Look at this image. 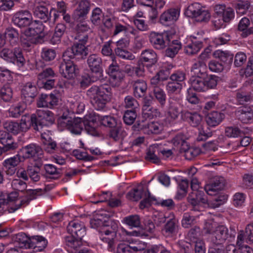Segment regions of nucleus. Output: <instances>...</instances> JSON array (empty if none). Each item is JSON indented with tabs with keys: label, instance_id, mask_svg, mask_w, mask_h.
Returning a JSON list of instances; mask_svg holds the SVG:
<instances>
[{
	"label": "nucleus",
	"instance_id": "nucleus-41",
	"mask_svg": "<svg viewBox=\"0 0 253 253\" xmlns=\"http://www.w3.org/2000/svg\"><path fill=\"white\" fill-rule=\"evenodd\" d=\"M89 8V4L87 1H81L74 13L75 19L78 20L85 17L88 12Z\"/></svg>",
	"mask_w": 253,
	"mask_h": 253
},
{
	"label": "nucleus",
	"instance_id": "nucleus-62",
	"mask_svg": "<svg viewBox=\"0 0 253 253\" xmlns=\"http://www.w3.org/2000/svg\"><path fill=\"white\" fill-rule=\"evenodd\" d=\"M143 198V200L140 202L139 204V208L141 209L150 206L152 202L157 201L156 198L151 195L149 191L145 193Z\"/></svg>",
	"mask_w": 253,
	"mask_h": 253
},
{
	"label": "nucleus",
	"instance_id": "nucleus-42",
	"mask_svg": "<svg viewBox=\"0 0 253 253\" xmlns=\"http://www.w3.org/2000/svg\"><path fill=\"white\" fill-rule=\"evenodd\" d=\"M203 47V42L201 41H192L187 45L185 48V52L189 55L197 54Z\"/></svg>",
	"mask_w": 253,
	"mask_h": 253
},
{
	"label": "nucleus",
	"instance_id": "nucleus-39",
	"mask_svg": "<svg viewBox=\"0 0 253 253\" xmlns=\"http://www.w3.org/2000/svg\"><path fill=\"white\" fill-rule=\"evenodd\" d=\"M3 153L15 151L18 147V144L16 142L12 136H8L7 138L4 139L1 142Z\"/></svg>",
	"mask_w": 253,
	"mask_h": 253
},
{
	"label": "nucleus",
	"instance_id": "nucleus-63",
	"mask_svg": "<svg viewBox=\"0 0 253 253\" xmlns=\"http://www.w3.org/2000/svg\"><path fill=\"white\" fill-rule=\"evenodd\" d=\"M125 107L130 108V110L135 111L139 109V104L137 101L131 96H127L125 99Z\"/></svg>",
	"mask_w": 253,
	"mask_h": 253
},
{
	"label": "nucleus",
	"instance_id": "nucleus-47",
	"mask_svg": "<svg viewBox=\"0 0 253 253\" xmlns=\"http://www.w3.org/2000/svg\"><path fill=\"white\" fill-rule=\"evenodd\" d=\"M41 165L38 164L27 167L28 176L34 181H38L40 179V171Z\"/></svg>",
	"mask_w": 253,
	"mask_h": 253
},
{
	"label": "nucleus",
	"instance_id": "nucleus-44",
	"mask_svg": "<svg viewBox=\"0 0 253 253\" xmlns=\"http://www.w3.org/2000/svg\"><path fill=\"white\" fill-rule=\"evenodd\" d=\"M44 169L45 171V176L46 177L52 179H56L60 176L61 169H57L53 165H45L44 166Z\"/></svg>",
	"mask_w": 253,
	"mask_h": 253
},
{
	"label": "nucleus",
	"instance_id": "nucleus-57",
	"mask_svg": "<svg viewBox=\"0 0 253 253\" xmlns=\"http://www.w3.org/2000/svg\"><path fill=\"white\" fill-rule=\"evenodd\" d=\"M26 105L25 103H18L9 109L10 115L13 118H18L25 111Z\"/></svg>",
	"mask_w": 253,
	"mask_h": 253
},
{
	"label": "nucleus",
	"instance_id": "nucleus-10",
	"mask_svg": "<svg viewBox=\"0 0 253 253\" xmlns=\"http://www.w3.org/2000/svg\"><path fill=\"white\" fill-rule=\"evenodd\" d=\"M36 123H37V120L36 116L33 115V114L31 115L25 114L22 116L18 123L20 133H25L31 127L35 131H39V128Z\"/></svg>",
	"mask_w": 253,
	"mask_h": 253
},
{
	"label": "nucleus",
	"instance_id": "nucleus-51",
	"mask_svg": "<svg viewBox=\"0 0 253 253\" xmlns=\"http://www.w3.org/2000/svg\"><path fill=\"white\" fill-rule=\"evenodd\" d=\"M236 97L240 104L250 102L253 100V95L249 91L239 90L236 93Z\"/></svg>",
	"mask_w": 253,
	"mask_h": 253
},
{
	"label": "nucleus",
	"instance_id": "nucleus-11",
	"mask_svg": "<svg viewBox=\"0 0 253 253\" xmlns=\"http://www.w3.org/2000/svg\"><path fill=\"white\" fill-rule=\"evenodd\" d=\"M33 115L36 116L37 120L36 124L39 128V131H42V129L44 126L52 124L54 122L53 114L48 110H38Z\"/></svg>",
	"mask_w": 253,
	"mask_h": 253
},
{
	"label": "nucleus",
	"instance_id": "nucleus-50",
	"mask_svg": "<svg viewBox=\"0 0 253 253\" xmlns=\"http://www.w3.org/2000/svg\"><path fill=\"white\" fill-rule=\"evenodd\" d=\"M3 128L9 133L14 135L21 133L19 127L18 123L14 121H6L3 123Z\"/></svg>",
	"mask_w": 253,
	"mask_h": 253
},
{
	"label": "nucleus",
	"instance_id": "nucleus-25",
	"mask_svg": "<svg viewBox=\"0 0 253 253\" xmlns=\"http://www.w3.org/2000/svg\"><path fill=\"white\" fill-rule=\"evenodd\" d=\"M206 76H192L189 80L191 87L198 92H205L207 90L206 85L205 77Z\"/></svg>",
	"mask_w": 253,
	"mask_h": 253
},
{
	"label": "nucleus",
	"instance_id": "nucleus-4",
	"mask_svg": "<svg viewBox=\"0 0 253 253\" xmlns=\"http://www.w3.org/2000/svg\"><path fill=\"white\" fill-rule=\"evenodd\" d=\"M0 56L4 60L16 64L19 67H23L26 62L22 50L15 48L14 50L4 48L0 52Z\"/></svg>",
	"mask_w": 253,
	"mask_h": 253
},
{
	"label": "nucleus",
	"instance_id": "nucleus-59",
	"mask_svg": "<svg viewBox=\"0 0 253 253\" xmlns=\"http://www.w3.org/2000/svg\"><path fill=\"white\" fill-rule=\"evenodd\" d=\"M82 240L77 238V240L74 243L73 247H71L70 249L68 250L69 253H91L86 248H81L82 245Z\"/></svg>",
	"mask_w": 253,
	"mask_h": 253
},
{
	"label": "nucleus",
	"instance_id": "nucleus-53",
	"mask_svg": "<svg viewBox=\"0 0 253 253\" xmlns=\"http://www.w3.org/2000/svg\"><path fill=\"white\" fill-rule=\"evenodd\" d=\"M100 123L106 127L113 128L120 124L117 119L111 116H105L101 117Z\"/></svg>",
	"mask_w": 253,
	"mask_h": 253
},
{
	"label": "nucleus",
	"instance_id": "nucleus-55",
	"mask_svg": "<svg viewBox=\"0 0 253 253\" xmlns=\"http://www.w3.org/2000/svg\"><path fill=\"white\" fill-rule=\"evenodd\" d=\"M57 77V74L50 67L46 68L44 69L41 73L38 75V80H46L55 79Z\"/></svg>",
	"mask_w": 253,
	"mask_h": 253
},
{
	"label": "nucleus",
	"instance_id": "nucleus-17",
	"mask_svg": "<svg viewBox=\"0 0 253 253\" xmlns=\"http://www.w3.org/2000/svg\"><path fill=\"white\" fill-rule=\"evenodd\" d=\"M21 162V157L17 154L12 157L5 160L3 163V169L6 174L13 175L16 170L17 166Z\"/></svg>",
	"mask_w": 253,
	"mask_h": 253
},
{
	"label": "nucleus",
	"instance_id": "nucleus-48",
	"mask_svg": "<svg viewBox=\"0 0 253 253\" xmlns=\"http://www.w3.org/2000/svg\"><path fill=\"white\" fill-rule=\"evenodd\" d=\"M101 77L97 75L90 76L88 74L83 75L79 81L80 86L82 88H85L91 83L98 80Z\"/></svg>",
	"mask_w": 253,
	"mask_h": 253
},
{
	"label": "nucleus",
	"instance_id": "nucleus-64",
	"mask_svg": "<svg viewBox=\"0 0 253 253\" xmlns=\"http://www.w3.org/2000/svg\"><path fill=\"white\" fill-rule=\"evenodd\" d=\"M196 222L195 217L191 215L189 213H184L183 218L181 221V224L183 227L185 228H190Z\"/></svg>",
	"mask_w": 253,
	"mask_h": 253
},
{
	"label": "nucleus",
	"instance_id": "nucleus-15",
	"mask_svg": "<svg viewBox=\"0 0 253 253\" xmlns=\"http://www.w3.org/2000/svg\"><path fill=\"white\" fill-rule=\"evenodd\" d=\"M180 11L178 8H171L165 11L160 17V22L164 25L173 24L179 17Z\"/></svg>",
	"mask_w": 253,
	"mask_h": 253
},
{
	"label": "nucleus",
	"instance_id": "nucleus-58",
	"mask_svg": "<svg viewBox=\"0 0 253 253\" xmlns=\"http://www.w3.org/2000/svg\"><path fill=\"white\" fill-rule=\"evenodd\" d=\"M120 124L111 129L109 132V136L114 140L117 141L119 140L124 136L125 131L120 126Z\"/></svg>",
	"mask_w": 253,
	"mask_h": 253
},
{
	"label": "nucleus",
	"instance_id": "nucleus-33",
	"mask_svg": "<svg viewBox=\"0 0 253 253\" xmlns=\"http://www.w3.org/2000/svg\"><path fill=\"white\" fill-rule=\"evenodd\" d=\"M193 76H207V67L203 61H196L191 68Z\"/></svg>",
	"mask_w": 253,
	"mask_h": 253
},
{
	"label": "nucleus",
	"instance_id": "nucleus-60",
	"mask_svg": "<svg viewBox=\"0 0 253 253\" xmlns=\"http://www.w3.org/2000/svg\"><path fill=\"white\" fill-rule=\"evenodd\" d=\"M182 152L185 153L184 156L186 159L191 160L200 154L201 150L197 147H190L188 144L187 148Z\"/></svg>",
	"mask_w": 253,
	"mask_h": 253
},
{
	"label": "nucleus",
	"instance_id": "nucleus-34",
	"mask_svg": "<svg viewBox=\"0 0 253 253\" xmlns=\"http://www.w3.org/2000/svg\"><path fill=\"white\" fill-rule=\"evenodd\" d=\"M37 93V88L31 83H27L22 90V95L29 102H32Z\"/></svg>",
	"mask_w": 253,
	"mask_h": 253
},
{
	"label": "nucleus",
	"instance_id": "nucleus-2",
	"mask_svg": "<svg viewBox=\"0 0 253 253\" xmlns=\"http://www.w3.org/2000/svg\"><path fill=\"white\" fill-rule=\"evenodd\" d=\"M24 196L21 199H18L19 196L18 193L16 191H12L9 193L4 194L6 200L8 203L18 201V203L16 204L14 207H11L10 210V211L14 212L16 210L19 209L23 205H27L29 202L34 199L38 198L39 196H42L45 197L50 198V191H25Z\"/></svg>",
	"mask_w": 253,
	"mask_h": 253
},
{
	"label": "nucleus",
	"instance_id": "nucleus-54",
	"mask_svg": "<svg viewBox=\"0 0 253 253\" xmlns=\"http://www.w3.org/2000/svg\"><path fill=\"white\" fill-rule=\"evenodd\" d=\"M251 6L249 0H239L235 4V8L237 13L243 15L246 13Z\"/></svg>",
	"mask_w": 253,
	"mask_h": 253
},
{
	"label": "nucleus",
	"instance_id": "nucleus-52",
	"mask_svg": "<svg viewBox=\"0 0 253 253\" xmlns=\"http://www.w3.org/2000/svg\"><path fill=\"white\" fill-rule=\"evenodd\" d=\"M156 152L159 153L157 146L154 145L150 146L147 150L145 159L153 163L158 164L160 162V160L155 154Z\"/></svg>",
	"mask_w": 253,
	"mask_h": 253
},
{
	"label": "nucleus",
	"instance_id": "nucleus-31",
	"mask_svg": "<svg viewBox=\"0 0 253 253\" xmlns=\"http://www.w3.org/2000/svg\"><path fill=\"white\" fill-rule=\"evenodd\" d=\"M4 35L5 42H8L12 46L17 44L19 34L16 29L8 27L5 29Z\"/></svg>",
	"mask_w": 253,
	"mask_h": 253
},
{
	"label": "nucleus",
	"instance_id": "nucleus-29",
	"mask_svg": "<svg viewBox=\"0 0 253 253\" xmlns=\"http://www.w3.org/2000/svg\"><path fill=\"white\" fill-rule=\"evenodd\" d=\"M226 182L221 176L211 178L204 187V190H222L224 188Z\"/></svg>",
	"mask_w": 253,
	"mask_h": 253
},
{
	"label": "nucleus",
	"instance_id": "nucleus-13",
	"mask_svg": "<svg viewBox=\"0 0 253 253\" xmlns=\"http://www.w3.org/2000/svg\"><path fill=\"white\" fill-rule=\"evenodd\" d=\"M138 129L148 134H159L163 129V126L158 122L142 120L138 123Z\"/></svg>",
	"mask_w": 253,
	"mask_h": 253
},
{
	"label": "nucleus",
	"instance_id": "nucleus-9",
	"mask_svg": "<svg viewBox=\"0 0 253 253\" xmlns=\"http://www.w3.org/2000/svg\"><path fill=\"white\" fill-rule=\"evenodd\" d=\"M87 65L93 74L101 77L103 75L102 60L97 54H91L87 58Z\"/></svg>",
	"mask_w": 253,
	"mask_h": 253
},
{
	"label": "nucleus",
	"instance_id": "nucleus-38",
	"mask_svg": "<svg viewBox=\"0 0 253 253\" xmlns=\"http://www.w3.org/2000/svg\"><path fill=\"white\" fill-rule=\"evenodd\" d=\"M182 45L179 41L178 40L172 41L165 50V55L170 58H173L178 53Z\"/></svg>",
	"mask_w": 253,
	"mask_h": 253
},
{
	"label": "nucleus",
	"instance_id": "nucleus-45",
	"mask_svg": "<svg viewBox=\"0 0 253 253\" xmlns=\"http://www.w3.org/2000/svg\"><path fill=\"white\" fill-rule=\"evenodd\" d=\"M123 222L131 228L139 227L141 226V219L138 214L130 215L125 217Z\"/></svg>",
	"mask_w": 253,
	"mask_h": 253
},
{
	"label": "nucleus",
	"instance_id": "nucleus-16",
	"mask_svg": "<svg viewBox=\"0 0 253 253\" xmlns=\"http://www.w3.org/2000/svg\"><path fill=\"white\" fill-rule=\"evenodd\" d=\"M58 102V98L54 94H42L37 100V104L38 107L52 109L57 105Z\"/></svg>",
	"mask_w": 253,
	"mask_h": 253
},
{
	"label": "nucleus",
	"instance_id": "nucleus-19",
	"mask_svg": "<svg viewBox=\"0 0 253 253\" xmlns=\"http://www.w3.org/2000/svg\"><path fill=\"white\" fill-rule=\"evenodd\" d=\"M235 115L242 123L248 124L253 121V109L250 106H241L236 110Z\"/></svg>",
	"mask_w": 253,
	"mask_h": 253
},
{
	"label": "nucleus",
	"instance_id": "nucleus-40",
	"mask_svg": "<svg viewBox=\"0 0 253 253\" xmlns=\"http://www.w3.org/2000/svg\"><path fill=\"white\" fill-rule=\"evenodd\" d=\"M182 118L188 119L191 126L194 127L198 126L202 120V116L199 114L196 113H191L188 111H185L182 114Z\"/></svg>",
	"mask_w": 253,
	"mask_h": 253
},
{
	"label": "nucleus",
	"instance_id": "nucleus-36",
	"mask_svg": "<svg viewBox=\"0 0 253 253\" xmlns=\"http://www.w3.org/2000/svg\"><path fill=\"white\" fill-rule=\"evenodd\" d=\"M118 228V221L106 219L104 228L99 231L100 233H104L105 235H112L115 236Z\"/></svg>",
	"mask_w": 253,
	"mask_h": 253
},
{
	"label": "nucleus",
	"instance_id": "nucleus-27",
	"mask_svg": "<svg viewBox=\"0 0 253 253\" xmlns=\"http://www.w3.org/2000/svg\"><path fill=\"white\" fill-rule=\"evenodd\" d=\"M133 87V94L135 97H143L147 89L146 82L143 80H136L131 83Z\"/></svg>",
	"mask_w": 253,
	"mask_h": 253
},
{
	"label": "nucleus",
	"instance_id": "nucleus-21",
	"mask_svg": "<svg viewBox=\"0 0 253 253\" xmlns=\"http://www.w3.org/2000/svg\"><path fill=\"white\" fill-rule=\"evenodd\" d=\"M67 230L71 235H74L80 239H82L86 234L85 226L78 221H72L70 222L67 226Z\"/></svg>",
	"mask_w": 253,
	"mask_h": 253
},
{
	"label": "nucleus",
	"instance_id": "nucleus-61",
	"mask_svg": "<svg viewBox=\"0 0 253 253\" xmlns=\"http://www.w3.org/2000/svg\"><path fill=\"white\" fill-rule=\"evenodd\" d=\"M13 92L8 85H4L0 90V97L4 102L10 101L12 97Z\"/></svg>",
	"mask_w": 253,
	"mask_h": 253
},
{
	"label": "nucleus",
	"instance_id": "nucleus-32",
	"mask_svg": "<svg viewBox=\"0 0 253 253\" xmlns=\"http://www.w3.org/2000/svg\"><path fill=\"white\" fill-rule=\"evenodd\" d=\"M25 35L28 42L27 46H30L31 44H38L43 42V35H39L35 33L34 29L31 27L25 31Z\"/></svg>",
	"mask_w": 253,
	"mask_h": 253
},
{
	"label": "nucleus",
	"instance_id": "nucleus-46",
	"mask_svg": "<svg viewBox=\"0 0 253 253\" xmlns=\"http://www.w3.org/2000/svg\"><path fill=\"white\" fill-rule=\"evenodd\" d=\"M141 250L140 247L131 246L126 243H121L117 246L116 253H137Z\"/></svg>",
	"mask_w": 253,
	"mask_h": 253
},
{
	"label": "nucleus",
	"instance_id": "nucleus-28",
	"mask_svg": "<svg viewBox=\"0 0 253 253\" xmlns=\"http://www.w3.org/2000/svg\"><path fill=\"white\" fill-rule=\"evenodd\" d=\"M157 53L152 49H146L141 54V60L146 63V67L149 68L155 65L158 61Z\"/></svg>",
	"mask_w": 253,
	"mask_h": 253
},
{
	"label": "nucleus",
	"instance_id": "nucleus-20",
	"mask_svg": "<svg viewBox=\"0 0 253 253\" xmlns=\"http://www.w3.org/2000/svg\"><path fill=\"white\" fill-rule=\"evenodd\" d=\"M185 111H182L181 105L177 101L173 98H169L167 109V116L169 118L175 120L180 114H181L182 117V114Z\"/></svg>",
	"mask_w": 253,
	"mask_h": 253
},
{
	"label": "nucleus",
	"instance_id": "nucleus-6",
	"mask_svg": "<svg viewBox=\"0 0 253 253\" xmlns=\"http://www.w3.org/2000/svg\"><path fill=\"white\" fill-rule=\"evenodd\" d=\"M58 124L66 128L72 133L79 135L84 128V122L81 118L72 120L71 117L62 116L58 120Z\"/></svg>",
	"mask_w": 253,
	"mask_h": 253
},
{
	"label": "nucleus",
	"instance_id": "nucleus-22",
	"mask_svg": "<svg viewBox=\"0 0 253 253\" xmlns=\"http://www.w3.org/2000/svg\"><path fill=\"white\" fill-rule=\"evenodd\" d=\"M167 35L152 32L149 36V41L152 46L158 50L163 49L166 46L165 37Z\"/></svg>",
	"mask_w": 253,
	"mask_h": 253
},
{
	"label": "nucleus",
	"instance_id": "nucleus-26",
	"mask_svg": "<svg viewBox=\"0 0 253 253\" xmlns=\"http://www.w3.org/2000/svg\"><path fill=\"white\" fill-rule=\"evenodd\" d=\"M21 152L23 154V157L28 159L41 155L42 150L39 146L32 143L22 147Z\"/></svg>",
	"mask_w": 253,
	"mask_h": 253
},
{
	"label": "nucleus",
	"instance_id": "nucleus-43",
	"mask_svg": "<svg viewBox=\"0 0 253 253\" xmlns=\"http://www.w3.org/2000/svg\"><path fill=\"white\" fill-rule=\"evenodd\" d=\"M227 198V195L218 192V194L215 195L214 198L210 199L208 203L212 208H216L224 204Z\"/></svg>",
	"mask_w": 253,
	"mask_h": 253
},
{
	"label": "nucleus",
	"instance_id": "nucleus-49",
	"mask_svg": "<svg viewBox=\"0 0 253 253\" xmlns=\"http://www.w3.org/2000/svg\"><path fill=\"white\" fill-rule=\"evenodd\" d=\"M213 55L216 58H218L224 66L225 64H228L232 62L233 56L232 55L226 51H223L221 50H216L214 53Z\"/></svg>",
	"mask_w": 253,
	"mask_h": 253
},
{
	"label": "nucleus",
	"instance_id": "nucleus-23",
	"mask_svg": "<svg viewBox=\"0 0 253 253\" xmlns=\"http://www.w3.org/2000/svg\"><path fill=\"white\" fill-rule=\"evenodd\" d=\"M178 231L177 221L175 218L169 219L162 230L163 235L166 237H172Z\"/></svg>",
	"mask_w": 253,
	"mask_h": 253
},
{
	"label": "nucleus",
	"instance_id": "nucleus-12",
	"mask_svg": "<svg viewBox=\"0 0 253 253\" xmlns=\"http://www.w3.org/2000/svg\"><path fill=\"white\" fill-rule=\"evenodd\" d=\"M32 20V14L28 10H26L16 12L12 19L13 24L20 28L29 26Z\"/></svg>",
	"mask_w": 253,
	"mask_h": 253
},
{
	"label": "nucleus",
	"instance_id": "nucleus-30",
	"mask_svg": "<svg viewBox=\"0 0 253 253\" xmlns=\"http://www.w3.org/2000/svg\"><path fill=\"white\" fill-rule=\"evenodd\" d=\"M68 106L70 111L74 114H80L84 109L85 105L81 101V97L76 96L74 98H71L68 102Z\"/></svg>",
	"mask_w": 253,
	"mask_h": 253
},
{
	"label": "nucleus",
	"instance_id": "nucleus-24",
	"mask_svg": "<svg viewBox=\"0 0 253 253\" xmlns=\"http://www.w3.org/2000/svg\"><path fill=\"white\" fill-rule=\"evenodd\" d=\"M188 202L193 206L200 203L205 204L208 202V196L204 191H192L187 198Z\"/></svg>",
	"mask_w": 253,
	"mask_h": 253
},
{
	"label": "nucleus",
	"instance_id": "nucleus-1",
	"mask_svg": "<svg viewBox=\"0 0 253 253\" xmlns=\"http://www.w3.org/2000/svg\"><path fill=\"white\" fill-rule=\"evenodd\" d=\"M111 91L112 88L108 84L93 85L86 91V95L95 109L101 110L110 101Z\"/></svg>",
	"mask_w": 253,
	"mask_h": 253
},
{
	"label": "nucleus",
	"instance_id": "nucleus-14",
	"mask_svg": "<svg viewBox=\"0 0 253 253\" xmlns=\"http://www.w3.org/2000/svg\"><path fill=\"white\" fill-rule=\"evenodd\" d=\"M114 213L107 211H101L98 212L94 217L90 219V224L92 228H96L100 227L99 231L104 228L106 219H108L113 216Z\"/></svg>",
	"mask_w": 253,
	"mask_h": 253
},
{
	"label": "nucleus",
	"instance_id": "nucleus-3",
	"mask_svg": "<svg viewBox=\"0 0 253 253\" xmlns=\"http://www.w3.org/2000/svg\"><path fill=\"white\" fill-rule=\"evenodd\" d=\"M236 234L235 229L230 227V232L228 228L223 225L218 226L211 235V242L212 247L224 249L223 243L229 237H234Z\"/></svg>",
	"mask_w": 253,
	"mask_h": 253
},
{
	"label": "nucleus",
	"instance_id": "nucleus-18",
	"mask_svg": "<svg viewBox=\"0 0 253 253\" xmlns=\"http://www.w3.org/2000/svg\"><path fill=\"white\" fill-rule=\"evenodd\" d=\"M75 61H63L60 66V72L63 76L67 79L74 78L78 73V69L75 65Z\"/></svg>",
	"mask_w": 253,
	"mask_h": 253
},
{
	"label": "nucleus",
	"instance_id": "nucleus-35",
	"mask_svg": "<svg viewBox=\"0 0 253 253\" xmlns=\"http://www.w3.org/2000/svg\"><path fill=\"white\" fill-rule=\"evenodd\" d=\"M224 117L225 115L223 113L217 111H213L207 116L206 121L209 126H215L219 124Z\"/></svg>",
	"mask_w": 253,
	"mask_h": 253
},
{
	"label": "nucleus",
	"instance_id": "nucleus-37",
	"mask_svg": "<svg viewBox=\"0 0 253 253\" xmlns=\"http://www.w3.org/2000/svg\"><path fill=\"white\" fill-rule=\"evenodd\" d=\"M187 137L183 133H178L176 134L171 140L173 145L177 148L179 149L181 152L184 149L187 148L188 144L186 141Z\"/></svg>",
	"mask_w": 253,
	"mask_h": 253
},
{
	"label": "nucleus",
	"instance_id": "nucleus-56",
	"mask_svg": "<svg viewBox=\"0 0 253 253\" xmlns=\"http://www.w3.org/2000/svg\"><path fill=\"white\" fill-rule=\"evenodd\" d=\"M29 240L30 238L23 232L16 234L15 237V241L18 243L19 246L21 248L29 249Z\"/></svg>",
	"mask_w": 253,
	"mask_h": 253
},
{
	"label": "nucleus",
	"instance_id": "nucleus-7",
	"mask_svg": "<svg viewBox=\"0 0 253 253\" xmlns=\"http://www.w3.org/2000/svg\"><path fill=\"white\" fill-rule=\"evenodd\" d=\"M52 8L49 2L44 0H36L33 8L34 15L44 22L47 21L50 18Z\"/></svg>",
	"mask_w": 253,
	"mask_h": 253
},
{
	"label": "nucleus",
	"instance_id": "nucleus-8",
	"mask_svg": "<svg viewBox=\"0 0 253 253\" xmlns=\"http://www.w3.org/2000/svg\"><path fill=\"white\" fill-rule=\"evenodd\" d=\"M186 13L189 17L195 18L198 22H206L210 18L209 11L203 8L199 3L190 5L187 8Z\"/></svg>",
	"mask_w": 253,
	"mask_h": 253
},
{
	"label": "nucleus",
	"instance_id": "nucleus-5",
	"mask_svg": "<svg viewBox=\"0 0 253 253\" xmlns=\"http://www.w3.org/2000/svg\"><path fill=\"white\" fill-rule=\"evenodd\" d=\"M87 48L80 43H75L71 47L68 48L63 53V61H78L83 59L87 54Z\"/></svg>",
	"mask_w": 253,
	"mask_h": 253
}]
</instances>
